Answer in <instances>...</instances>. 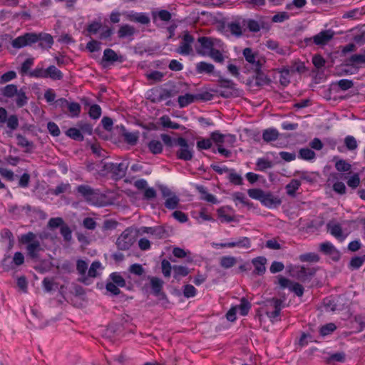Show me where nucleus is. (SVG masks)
Masks as SVG:
<instances>
[{"mask_svg":"<svg viewBox=\"0 0 365 365\" xmlns=\"http://www.w3.org/2000/svg\"><path fill=\"white\" fill-rule=\"evenodd\" d=\"M211 140L218 146V145H222L225 142H229L230 143L233 144L235 142L236 138L233 135H225L221 134L219 131H215L211 133Z\"/></svg>","mask_w":365,"mask_h":365,"instance_id":"16","label":"nucleus"},{"mask_svg":"<svg viewBox=\"0 0 365 365\" xmlns=\"http://www.w3.org/2000/svg\"><path fill=\"white\" fill-rule=\"evenodd\" d=\"M76 190L84 200L91 205H99L103 197L98 190L93 189L89 185H81L77 187Z\"/></svg>","mask_w":365,"mask_h":365,"instance_id":"4","label":"nucleus"},{"mask_svg":"<svg viewBox=\"0 0 365 365\" xmlns=\"http://www.w3.org/2000/svg\"><path fill=\"white\" fill-rule=\"evenodd\" d=\"M177 146L179 147V149L175 153L178 159L185 161H189L192 159V147L188 144L185 138L182 137L178 138Z\"/></svg>","mask_w":365,"mask_h":365,"instance_id":"6","label":"nucleus"},{"mask_svg":"<svg viewBox=\"0 0 365 365\" xmlns=\"http://www.w3.org/2000/svg\"><path fill=\"white\" fill-rule=\"evenodd\" d=\"M365 63L364 54H353L346 60V66H352V68H356L359 71L361 64Z\"/></svg>","mask_w":365,"mask_h":365,"instance_id":"19","label":"nucleus"},{"mask_svg":"<svg viewBox=\"0 0 365 365\" xmlns=\"http://www.w3.org/2000/svg\"><path fill=\"white\" fill-rule=\"evenodd\" d=\"M336 329V326L334 323H329L320 328V334L327 336L332 333Z\"/></svg>","mask_w":365,"mask_h":365,"instance_id":"61","label":"nucleus"},{"mask_svg":"<svg viewBox=\"0 0 365 365\" xmlns=\"http://www.w3.org/2000/svg\"><path fill=\"white\" fill-rule=\"evenodd\" d=\"M196 101L194 94L185 93V95L179 96L178 102L180 108H185L188 105Z\"/></svg>","mask_w":365,"mask_h":365,"instance_id":"28","label":"nucleus"},{"mask_svg":"<svg viewBox=\"0 0 365 365\" xmlns=\"http://www.w3.org/2000/svg\"><path fill=\"white\" fill-rule=\"evenodd\" d=\"M256 166L257 170L264 171L267 169L272 168L273 167V163L268 159L260 158L257 159Z\"/></svg>","mask_w":365,"mask_h":365,"instance_id":"40","label":"nucleus"},{"mask_svg":"<svg viewBox=\"0 0 365 365\" xmlns=\"http://www.w3.org/2000/svg\"><path fill=\"white\" fill-rule=\"evenodd\" d=\"M195 71L198 74L210 75L215 72V66L205 61H200L196 64Z\"/></svg>","mask_w":365,"mask_h":365,"instance_id":"24","label":"nucleus"},{"mask_svg":"<svg viewBox=\"0 0 365 365\" xmlns=\"http://www.w3.org/2000/svg\"><path fill=\"white\" fill-rule=\"evenodd\" d=\"M123 136L124 138V140L129 145H135L139 138V132L130 133L125 130V128L123 127Z\"/></svg>","mask_w":365,"mask_h":365,"instance_id":"32","label":"nucleus"},{"mask_svg":"<svg viewBox=\"0 0 365 365\" xmlns=\"http://www.w3.org/2000/svg\"><path fill=\"white\" fill-rule=\"evenodd\" d=\"M319 251L329 256L333 261L338 262L341 258L340 252L330 242H324L319 245Z\"/></svg>","mask_w":365,"mask_h":365,"instance_id":"9","label":"nucleus"},{"mask_svg":"<svg viewBox=\"0 0 365 365\" xmlns=\"http://www.w3.org/2000/svg\"><path fill=\"white\" fill-rule=\"evenodd\" d=\"M128 164L125 162L120 163H110L107 169L113 174L115 178H123L125 176Z\"/></svg>","mask_w":365,"mask_h":365,"instance_id":"13","label":"nucleus"},{"mask_svg":"<svg viewBox=\"0 0 365 365\" xmlns=\"http://www.w3.org/2000/svg\"><path fill=\"white\" fill-rule=\"evenodd\" d=\"M229 173L228 180L230 182L238 185L242 184V178L240 175L236 173L233 169H230Z\"/></svg>","mask_w":365,"mask_h":365,"instance_id":"58","label":"nucleus"},{"mask_svg":"<svg viewBox=\"0 0 365 365\" xmlns=\"http://www.w3.org/2000/svg\"><path fill=\"white\" fill-rule=\"evenodd\" d=\"M17 140L18 145L23 148H27V151L34 148V143L31 141H29L26 137L21 135H17Z\"/></svg>","mask_w":365,"mask_h":365,"instance_id":"59","label":"nucleus"},{"mask_svg":"<svg viewBox=\"0 0 365 365\" xmlns=\"http://www.w3.org/2000/svg\"><path fill=\"white\" fill-rule=\"evenodd\" d=\"M67 109L70 113V116L72 118L78 117L81 113V106L76 102L68 103Z\"/></svg>","mask_w":365,"mask_h":365,"instance_id":"48","label":"nucleus"},{"mask_svg":"<svg viewBox=\"0 0 365 365\" xmlns=\"http://www.w3.org/2000/svg\"><path fill=\"white\" fill-rule=\"evenodd\" d=\"M198 43L200 45L201 49H197V53H201L203 56L207 55V53L214 48V43L212 38L207 36H202L198 38Z\"/></svg>","mask_w":365,"mask_h":365,"instance_id":"15","label":"nucleus"},{"mask_svg":"<svg viewBox=\"0 0 365 365\" xmlns=\"http://www.w3.org/2000/svg\"><path fill=\"white\" fill-rule=\"evenodd\" d=\"M198 150L210 149L212 145V141L210 138H200L196 143Z\"/></svg>","mask_w":365,"mask_h":365,"instance_id":"50","label":"nucleus"},{"mask_svg":"<svg viewBox=\"0 0 365 365\" xmlns=\"http://www.w3.org/2000/svg\"><path fill=\"white\" fill-rule=\"evenodd\" d=\"M102 113L101 108L98 104H93L90 106L88 114L90 118L94 120L98 119Z\"/></svg>","mask_w":365,"mask_h":365,"instance_id":"52","label":"nucleus"},{"mask_svg":"<svg viewBox=\"0 0 365 365\" xmlns=\"http://www.w3.org/2000/svg\"><path fill=\"white\" fill-rule=\"evenodd\" d=\"M46 78H50L52 80H61L63 77L62 72L53 65L46 69Z\"/></svg>","mask_w":365,"mask_h":365,"instance_id":"30","label":"nucleus"},{"mask_svg":"<svg viewBox=\"0 0 365 365\" xmlns=\"http://www.w3.org/2000/svg\"><path fill=\"white\" fill-rule=\"evenodd\" d=\"M336 169L339 172H347L351 170V165L344 160H339L335 164Z\"/></svg>","mask_w":365,"mask_h":365,"instance_id":"63","label":"nucleus"},{"mask_svg":"<svg viewBox=\"0 0 365 365\" xmlns=\"http://www.w3.org/2000/svg\"><path fill=\"white\" fill-rule=\"evenodd\" d=\"M283 300L277 298H271L264 302L265 314L273 322L283 308Z\"/></svg>","mask_w":365,"mask_h":365,"instance_id":"5","label":"nucleus"},{"mask_svg":"<svg viewBox=\"0 0 365 365\" xmlns=\"http://www.w3.org/2000/svg\"><path fill=\"white\" fill-rule=\"evenodd\" d=\"M236 307H237V309H239L240 314L242 316H246V315H247V314L251 308V304L246 298L242 297L240 300V305Z\"/></svg>","mask_w":365,"mask_h":365,"instance_id":"45","label":"nucleus"},{"mask_svg":"<svg viewBox=\"0 0 365 365\" xmlns=\"http://www.w3.org/2000/svg\"><path fill=\"white\" fill-rule=\"evenodd\" d=\"M279 132L274 128L265 129L262 133V139L264 141L269 143L276 140L279 137Z\"/></svg>","mask_w":365,"mask_h":365,"instance_id":"31","label":"nucleus"},{"mask_svg":"<svg viewBox=\"0 0 365 365\" xmlns=\"http://www.w3.org/2000/svg\"><path fill=\"white\" fill-rule=\"evenodd\" d=\"M110 279L112 280L113 283L115 284L120 287H124L126 284L125 280L118 272L111 273L110 274Z\"/></svg>","mask_w":365,"mask_h":365,"instance_id":"51","label":"nucleus"},{"mask_svg":"<svg viewBox=\"0 0 365 365\" xmlns=\"http://www.w3.org/2000/svg\"><path fill=\"white\" fill-rule=\"evenodd\" d=\"M18 88L14 84H9L1 89V94L6 98H11L17 93Z\"/></svg>","mask_w":365,"mask_h":365,"instance_id":"38","label":"nucleus"},{"mask_svg":"<svg viewBox=\"0 0 365 365\" xmlns=\"http://www.w3.org/2000/svg\"><path fill=\"white\" fill-rule=\"evenodd\" d=\"M88 263L83 259H78L76 261V270L79 275L81 276V279L79 281L85 284H89L88 278L86 276V272L88 270Z\"/></svg>","mask_w":365,"mask_h":365,"instance_id":"17","label":"nucleus"},{"mask_svg":"<svg viewBox=\"0 0 365 365\" xmlns=\"http://www.w3.org/2000/svg\"><path fill=\"white\" fill-rule=\"evenodd\" d=\"M53 43L52 36L46 33H26L11 41V46L15 48L34 46L35 48L48 49Z\"/></svg>","mask_w":365,"mask_h":365,"instance_id":"1","label":"nucleus"},{"mask_svg":"<svg viewBox=\"0 0 365 365\" xmlns=\"http://www.w3.org/2000/svg\"><path fill=\"white\" fill-rule=\"evenodd\" d=\"M179 202V197L177 195H173V196L167 198L165 202V206L169 210H174L178 207Z\"/></svg>","mask_w":365,"mask_h":365,"instance_id":"53","label":"nucleus"},{"mask_svg":"<svg viewBox=\"0 0 365 365\" xmlns=\"http://www.w3.org/2000/svg\"><path fill=\"white\" fill-rule=\"evenodd\" d=\"M15 96H16L15 101L18 108H22L27 104L29 98L23 88L19 89Z\"/></svg>","mask_w":365,"mask_h":365,"instance_id":"35","label":"nucleus"},{"mask_svg":"<svg viewBox=\"0 0 365 365\" xmlns=\"http://www.w3.org/2000/svg\"><path fill=\"white\" fill-rule=\"evenodd\" d=\"M207 56H209L212 59H213L215 62L222 63L224 62L225 58L222 55V53L220 52V51L212 48L208 53Z\"/></svg>","mask_w":365,"mask_h":365,"instance_id":"54","label":"nucleus"},{"mask_svg":"<svg viewBox=\"0 0 365 365\" xmlns=\"http://www.w3.org/2000/svg\"><path fill=\"white\" fill-rule=\"evenodd\" d=\"M300 185L301 182L299 180L292 179L285 187L287 194L292 197L295 196L296 191L299 189Z\"/></svg>","mask_w":365,"mask_h":365,"instance_id":"34","label":"nucleus"},{"mask_svg":"<svg viewBox=\"0 0 365 365\" xmlns=\"http://www.w3.org/2000/svg\"><path fill=\"white\" fill-rule=\"evenodd\" d=\"M262 64L257 63V67L254 68L255 76V85L261 87L268 86L271 83V79L262 71Z\"/></svg>","mask_w":365,"mask_h":365,"instance_id":"12","label":"nucleus"},{"mask_svg":"<svg viewBox=\"0 0 365 365\" xmlns=\"http://www.w3.org/2000/svg\"><path fill=\"white\" fill-rule=\"evenodd\" d=\"M36 235L32 232H29L26 234L22 235L19 241L26 245V251L28 256L32 259L38 258V252L42 250L38 240H36Z\"/></svg>","mask_w":365,"mask_h":365,"instance_id":"3","label":"nucleus"},{"mask_svg":"<svg viewBox=\"0 0 365 365\" xmlns=\"http://www.w3.org/2000/svg\"><path fill=\"white\" fill-rule=\"evenodd\" d=\"M327 228L330 234L339 241L341 242L345 239V236L343 235L341 226L339 223L329 222L327 224Z\"/></svg>","mask_w":365,"mask_h":365,"instance_id":"21","label":"nucleus"},{"mask_svg":"<svg viewBox=\"0 0 365 365\" xmlns=\"http://www.w3.org/2000/svg\"><path fill=\"white\" fill-rule=\"evenodd\" d=\"M122 56H118L115 51L111 48H106L103 52L102 58V64L104 67L113 64L115 62H123Z\"/></svg>","mask_w":365,"mask_h":365,"instance_id":"11","label":"nucleus"},{"mask_svg":"<svg viewBox=\"0 0 365 365\" xmlns=\"http://www.w3.org/2000/svg\"><path fill=\"white\" fill-rule=\"evenodd\" d=\"M289 19V14L286 11H282L276 14L272 18L274 23H282Z\"/></svg>","mask_w":365,"mask_h":365,"instance_id":"62","label":"nucleus"},{"mask_svg":"<svg viewBox=\"0 0 365 365\" xmlns=\"http://www.w3.org/2000/svg\"><path fill=\"white\" fill-rule=\"evenodd\" d=\"M161 268L162 272L165 277H170L171 270L173 269V267L171 266L170 262L165 259H163L161 262Z\"/></svg>","mask_w":365,"mask_h":365,"instance_id":"60","label":"nucleus"},{"mask_svg":"<svg viewBox=\"0 0 365 365\" xmlns=\"http://www.w3.org/2000/svg\"><path fill=\"white\" fill-rule=\"evenodd\" d=\"M227 28L230 33L237 38L242 36L243 34L242 26L240 21H232L228 23ZM244 31H245V29H244Z\"/></svg>","mask_w":365,"mask_h":365,"instance_id":"29","label":"nucleus"},{"mask_svg":"<svg viewBox=\"0 0 365 365\" xmlns=\"http://www.w3.org/2000/svg\"><path fill=\"white\" fill-rule=\"evenodd\" d=\"M71 186L68 183L61 182L58 185H57L55 188L51 189L50 192L54 195H59L60 194L66 192L68 189H70Z\"/></svg>","mask_w":365,"mask_h":365,"instance_id":"55","label":"nucleus"},{"mask_svg":"<svg viewBox=\"0 0 365 365\" xmlns=\"http://www.w3.org/2000/svg\"><path fill=\"white\" fill-rule=\"evenodd\" d=\"M243 56L245 58V60L252 64L254 66V68L257 67V63H259V64H263V62H264V60H256V54L252 51V49L250 48H245L243 50Z\"/></svg>","mask_w":365,"mask_h":365,"instance_id":"25","label":"nucleus"},{"mask_svg":"<svg viewBox=\"0 0 365 365\" xmlns=\"http://www.w3.org/2000/svg\"><path fill=\"white\" fill-rule=\"evenodd\" d=\"M168 88H163L157 97L150 98L153 103L160 102L169 98L175 97L180 93H182L188 89V84L182 82H168Z\"/></svg>","mask_w":365,"mask_h":365,"instance_id":"2","label":"nucleus"},{"mask_svg":"<svg viewBox=\"0 0 365 365\" xmlns=\"http://www.w3.org/2000/svg\"><path fill=\"white\" fill-rule=\"evenodd\" d=\"M135 33V29L129 24L122 25L118 31V36L120 38L130 37Z\"/></svg>","mask_w":365,"mask_h":365,"instance_id":"27","label":"nucleus"},{"mask_svg":"<svg viewBox=\"0 0 365 365\" xmlns=\"http://www.w3.org/2000/svg\"><path fill=\"white\" fill-rule=\"evenodd\" d=\"M280 77H279V82L280 83L284 86H287L289 83V74L291 72L290 69L287 67L282 68L280 71Z\"/></svg>","mask_w":365,"mask_h":365,"instance_id":"43","label":"nucleus"},{"mask_svg":"<svg viewBox=\"0 0 365 365\" xmlns=\"http://www.w3.org/2000/svg\"><path fill=\"white\" fill-rule=\"evenodd\" d=\"M365 262V257H352L349 262V268L352 270H356L359 269Z\"/></svg>","mask_w":365,"mask_h":365,"instance_id":"47","label":"nucleus"},{"mask_svg":"<svg viewBox=\"0 0 365 365\" xmlns=\"http://www.w3.org/2000/svg\"><path fill=\"white\" fill-rule=\"evenodd\" d=\"M160 122L164 128L179 129L181 125L177 123L173 122L168 115H163L160 118Z\"/></svg>","mask_w":365,"mask_h":365,"instance_id":"46","label":"nucleus"},{"mask_svg":"<svg viewBox=\"0 0 365 365\" xmlns=\"http://www.w3.org/2000/svg\"><path fill=\"white\" fill-rule=\"evenodd\" d=\"M252 263L255 267L254 273L255 274L262 275L265 272L267 259L264 257H255L252 260Z\"/></svg>","mask_w":365,"mask_h":365,"instance_id":"22","label":"nucleus"},{"mask_svg":"<svg viewBox=\"0 0 365 365\" xmlns=\"http://www.w3.org/2000/svg\"><path fill=\"white\" fill-rule=\"evenodd\" d=\"M218 86L220 88L225 89L224 91H215L219 96L228 98L235 95V83L232 80L220 77L218 79Z\"/></svg>","mask_w":365,"mask_h":365,"instance_id":"8","label":"nucleus"},{"mask_svg":"<svg viewBox=\"0 0 365 365\" xmlns=\"http://www.w3.org/2000/svg\"><path fill=\"white\" fill-rule=\"evenodd\" d=\"M317 269L315 268H306L301 267L297 272V278L302 282L309 281L312 277L316 274Z\"/></svg>","mask_w":365,"mask_h":365,"instance_id":"20","label":"nucleus"},{"mask_svg":"<svg viewBox=\"0 0 365 365\" xmlns=\"http://www.w3.org/2000/svg\"><path fill=\"white\" fill-rule=\"evenodd\" d=\"M197 189L200 193L202 195L201 198L202 200L211 202L212 204H215L217 202V198L213 195L208 193L203 186H200L197 187Z\"/></svg>","mask_w":365,"mask_h":365,"instance_id":"44","label":"nucleus"},{"mask_svg":"<svg viewBox=\"0 0 365 365\" xmlns=\"http://www.w3.org/2000/svg\"><path fill=\"white\" fill-rule=\"evenodd\" d=\"M334 32L331 30H323L318 34L313 36V43L317 46L326 45L331 39L333 38Z\"/></svg>","mask_w":365,"mask_h":365,"instance_id":"14","label":"nucleus"},{"mask_svg":"<svg viewBox=\"0 0 365 365\" xmlns=\"http://www.w3.org/2000/svg\"><path fill=\"white\" fill-rule=\"evenodd\" d=\"M101 268V263L99 261H94L92 262L90 268L88 270V275H86L88 277H93L95 278L98 276L97 270L98 269Z\"/></svg>","mask_w":365,"mask_h":365,"instance_id":"56","label":"nucleus"},{"mask_svg":"<svg viewBox=\"0 0 365 365\" xmlns=\"http://www.w3.org/2000/svg\"><path fill=\"white\" fill-rule=\"evenodd\" d=\"M160 138L167 148L177 146L178 138H173L168 134H161Z\"/></svg>","mask_w":365,"mask_h":365,"instance_id":"57","label":"nucleus"},{"mask_svg":"<svg viewBox=\"0 0 365 365\" xmlns=\"http://www.w3.org/2000/svg\"><path fill=\"white\" fill-rule=\"evenodd\" d=\"M148 146L149 150L154 155L160 154L163 151V144L159 140H152L149 142Z\"/></svg>","mask_w":365,"mask_h":365,"instance_id":"42","label":"nucleus"},{"mask_svg":"<svg viewBox=\"0 0 365 365\" xmlns=\"http://www.w3.org/2000/svg\"><path fill=\"white\" fill-rule=\"evenodd\" d=\"M316 157L315 153L309 148H301L299 150V158L305 160H312Z\"/></svg>","mask_w":365,"mask_h":365,"instance_id":"39","label":"nucleus"},{"mask_svg":"<svg viewBox=\"0 0 365 365\" xmlns=\"http://www.w3.org/2000/svg\"><path fill=\"white\" fill-rule=\"evenodd\" d=\"M143 233L150 234L158 239H162L166 237V231L161 226L157 227H143L141 228Z\"/></svg>","mask_w":365,"mask_h":365,"instance_id":"23","label":"nucleus"},{"mask_svg":"<svg viewBox=\"0 0 365 365\" xmlns=\"http://www.w3.org/2000/svg\"><path fill=\"white\" fill-rule=\"evenodd\" d=\"M66 135L73 140L77 141H83L84 139L83 135L80 129L76 128H70L66 131Z\"/></svg>","mask_w":365,"mask_h":365,"instance_id":"37","label":"nucleus"},{"mask_svg":"<svg viewBox=\"0 0 365 365\" xmlns=\"http://www.w3.org/2000/svg\"><path fill=\"white\" fill-rule=\"evenodd\" d=\"M60 232L65 241L69 242L71 240L72 232L67 225L64 224L63 226L61 227Z\"/></svg>","mask_w":365,"mask_h":365,"instance_id":"64","label":"nucleus"},{"mask_svg":"<svg viewBox=\"0 0 365 365\" xmlns=\"http://www.w3.org/2000/svg\"><path fill=\"white\" fill-rule=\"evenodd\" d=\"M173 277L178 281L180 280L181 277H185L190 273L189 269L187 267L182 265H174L173 267Z\"/></svg>","mask_w":365,"mask_h":365,"instance_id":"33","label":"nucleus"},{"mask_svg":"<svg viewBox=\"0 0 365 365\" xmlns=\"http://www.w3.org/2000/svg\"><path fill=\"white\" fill-rule=\"evenodd\" d=\"M261 202L268 207H276L282 203V201L278 197L274 196L272 193L264 192Z\"/></svg>","mask_w":365,"mask_h":365,"instance_id":"18","label":"nucleus"},{"mask_svg":"<svg viewBox=\"0 0 365 365\" xmlns=\"http://www.w3.org/2000/svg\"><path fill=\"white\" fill-rule=\"evenodd\" d=\"M163 285V281L158 277H152L150 278V286L153 290V294L155 296H159L160 294H163L165 296V294L162 292Z\"/></svg>","mask_w":365,"mask_h":365,"instance_id":"26","label":"nucleus"},{"mask_svg":"<svg viewBox=\"0 0 365 365\" xmlns=\"http://www.w3.org/2000/svg\"><path fill=\"white\" fill-rule=\"evenodd\" d=\"M232 247H238L248 249L251 247L250 240L247 237L239 238L235 242H232Z\"/></svg>","mask_w":365,"mask_h":365,"instance_id":"49","label":"nucleus"},{"mask_svg":"<svg viewBox=\"0 0 365 365\" xmlns=\"http://www.w3.org/2000/svg\"><path fill=\"white\" fill-rule=\"evenodd\" d=\"M135 241V239L133 231L128 228L118 237L115 245L120 250H128Z\"/></svg>","mask_w":365,"mask_h":365,"instance_id":"7","label":"nucleus"},{"mask_svg":"<svg viewBox=\"0 0 365 365\" xmlns=\"http://www.w3.org/2000/svg\"><path fill=\"white\" fill-rule=\"evenodd\" d=\"M242 25L247 26L248 30L251 32L256 33L260 31L258 20H254L251 19H243Z\"/></svg>","mask_w":365,"mask_h":365,"instance_id":"41","label":"nucleus"},{"mask_svg":"<svg viewBox=\"0 0 365 365\" xmlns=\"http://www.w3.org/2000/svg\"><path fill=\"white\" fill-rule=\"evenodd\" d=\"M237 263V259L232 256H223L220 258V264L225 269H229L235 266Z\"/></svg>","mask_w":365,"mask_h":365,"instance_id":"36","label":"nucleus"},{"mask_svg":"<svg viewBox=\"0 0 365 365\" xmlns=\"http://www.w3.org/2000/svg\"><path fill=\"white\" fill-rule=\"evenodd\" d=\"M194 42V38L189 32H185L182 41L180 44L177 52L181 55H189L192 51L191 44Z\"/></svg>","mask_w":365,"mask_h":365,"instance_id":"10","label":"nucleus"}]
</instances>
